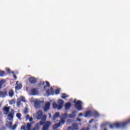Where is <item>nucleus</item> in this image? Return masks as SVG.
<instances>
[{"label":"nucleus","instance_id":"obj_46","mask_svg":"<svg viewBox=\"0 0 130 130\" xmlns=\"http://www.w3.org/2000/svg\"><path fill=\"white\" fill-rule=\"evenodd\" d=\"M48 115H49V118H51V114H50V113H49Z\"/></svg>","mask_w":130,"mask_h":130},{"label":"nucleus","instance_id":"obj_9","mask_svg":"<svg viewBox=\"0 0 130 130\" xmlns=\"http://www.w3.org/2000/svg\"><path fill=\"white\" fill-rule=\"evenodd\" d=\"M50 109V103H46L45 105V106L43 108L44 111H48Z\"/></svg>","mask_w":130,"mask_h":130},{"label":"nucleus","instance_id":"obj_19","mask_svg":"<svg viewBox=\"0 0 130 130\" xmlns=\"http://www.w3.org/2000/svg\"><path fill=\"white\" fill-rule=\"evenodd\" d=\"M92 115H94V117H98L99 116V113L97 111H94L93 112Z\"/></svg>","mask_w":130,"mask_h":130},{"label":"nucleus","instance_id":"obj_3","mask_svg":"<svg viewBox=\"0 0 130 130\" xmlns=\"http://www.w3.org/2000/svg\"><path fill=\"white\" fill-rule=\"evenodd\" d=\"M64 103V101L62 100H59L58 101V104H56L55 102H53L52 104L53 108L54 109H58V110H59L63 107V104Z\"/></svg>","mask_w":130,"mask_h":130},{"label":"nucleus","instance_id":"obj_31","mask_svg":"<svg viewBox=\"0 0 130 130\" xmlns=\"http://www.w3.org/2000/svg\"><path fill=\"white\" fill-rule=\"evenodd\" d=\"M21 101H22V102H26V99H25V98L23 96H21Z\"/></svg>","mask_w":130,"mask_h":130},{"label":"nucleus","instance_id":"obj_33","mask_svg":"<svg viewBox=\"0 0 130 130\" xmlns=\"http://www.w3.org/2000/svg\"><path fill=\"white\" fill-rule=\"evenodd\" d=\"M28 108L24 109V114H27V113H28Z\"/></svg>","mask_w":130,"mask_h":130},{"label":"nucleus","instance_id":"obj_40","mask_svg":"<svg viewBox=\"0 0 130 130\" xmlns=\"http://www.w3.org/2000/svg\"><path fill=\"white\" fill-rule=\"evenodd\" d=\"M6 71L9 73V74L11 73V69H6Z\"/></svg>","mask_w":130,"mask_h":130},{"label":"nucleus","instance_id":"obj_14","mask_svg":"<svg viewBox=\"0 0 130 130\" xmlns=\"http://www.w3.org/2000/svg\"><path fill=\"white\" fill-rule=\"evenodd\" d=\"M9 97H11V98H13V96L15 94V92H14V90L13 89H10L9 91L8 92Z\"/></svg>","mask_w":130,"mask_h":130},{"label":"nucleus","instance_id":"obj_47","mask_svg":"<svg viewBox=\"0 0 130 130\" xmlns=\"http://www.w3.org/2000/svg\"><path fill=\"white\" fill-rule=\"evenodd\" d=\"M104 130H107L106 128H105Z\"/></svg>","mask_w":130,"mask_h":130},{"label":"nucleus","instance_id":"obj_2","mask_svg":"<svg viewBox=\"0 0 130 130\" xmlns=\"http://www.w3.org/2000/svg\"><path fill=\"white\" fill-rule=\"evenodd\" d=\"M62 116L64 118H62L59 121L58 123H56L54 124L53 126V128L54 129H56L57 127H59V126H61V125H62L64 123L66 122V120H64L65 118H67L68 117V114L64 113L62 114Z\"/></svg>","mask_w":130,"mask_h":130},{"label":"nucleus","instance_id":"obj_39","mask_svg":"<svg viewBox=\"0 0 130 130\" xmlns=\"http://www.w3.org/2000/svg\"><path fill=\"white\" fill-rule=\"evenodd\" d=\"M3 95H5V93L3 91H0V97L3 96Z\"/></svg>","mask_w":130,"mask_h":130},{"label":"nucleus","instance_id":"obj_32","mask_svg":"<svg viewBox=\"0 0 130 130\" xmlns=\"http://www.w3.org/2000/svg\"><path fill=\"white\" fill-rule=\"evenodd\" d=\"M39 124V125H43V124H44V121L41 120Z\"/></svg>","mask_w":130,"mask_h":130},{"label":"nucleus","instance_id":"obj_29","mask_svg":"<svg viewBox=\"0 0 130 130\" xmlns=\"http://www.w3.org/2000/svg\"><path fill=\"white\" fill-rule=\"evenodd\" d=\"M29 121L30 122H31V124H33L34 123V121H33V118L32 117H29Z\"/></svg>","mask_w":130,"mask_h":130},{"label":"nucleus","instance_id":"obj_12","mask_svg":"<svg viewBox=\"0 0 130 130\" xmlns=\"http://www.w3.org/2000/svg\"><path fill=\"white\" fill-rule=\"evenodd\" d=\"M19 81H17L16 83V86L15 87L16 90H20V89H22V84L19 83L18 84Z\"/></svg>","mask_w":130,"mask_h":130},{"label":"nucleus","instance_id":"obj_17","mask_svg":"<svg viewBox=\"0 0 130 130\" xmlns=\"http://www.w3.org/2000/svg\"><path fill=\"white\" fill-rule=\"evenodd\" d=\"M59 116V113L58 112L55 113L53 116V120L56 119V118H57V117H58Z\"/></svg>","mask_w":130,"mask_h":130},{"label":"nucleus","instance_id":"obj_35","mask_svg":"<svg viewBox=\"0 0 130 130\" xmlns=\"http://www.w3.org/2000/svg\"><path fill=\"white\" fill-rule=\"evenodd\" d=\"M41 120H43V121H45V120H46V116L45 115L44 117H42Z\"/></svg>","mask_w":130,"mask_h":130},{"label":"nucleus","instance_id":"obj_44","mask_svg":"<svg viewBox=\"0 0 130 130\" xmlns=\"http://www.w3.org/2000/svg\"><path fill=\"white\" fill-rule=\"evenodd\" d=\"M78 116L79 117L83 116V113H80L78 115Z\"/></svg>","mask_w":130,"mask_h":130},{"label":"nucleus","instance_id":"obj_41","mask_svg":"<svg viewBox=\"0 0 130 130\" xmlns=\"http://www.w3.org/2000/svg\"><path fill=\"white\" fill-rule=\"evenodd\" d=\"M40 84L41 85H42L43 86H44V85H45V82H44V81L41 82Z\"/></svg>","mask_w":130,"mask_h":130},{"label":"nucleus","instance_id":"obj_13","mask_svg":"<svg viewBox=\"0 0 130 130\" xmlns=\"http://www.w3.org/2000/svg\"><path fill=\"white\" fill-rule=\"evenodd\" d=\"M92 113L91 111H87L85 113V117H89V116H92Z\"/></svg>","mask_w":130,"mask_h":130},{"label":"nucleus","instance_id":"obj_22","mask_svg":"<svg viewBox=\"0 0 130 130\" xmlns=\"http://www.w3.org/2000/svg\"><path fill=\"white\" fill-rule=\"evenodd\" d=\"M35 107H39L40 106V102L38 101L35 102Z\"/></svg>","mask_w":130,"mask_h":130},{"label":"nucleus","instance_id":"obj_7","mask_svg":"<svg viewBox=\"0 0 130 130\" xmlns=\"http://www.w3.org/2000/svg\"><path fill=\"white\" fill-rule=\"evenodd\" d=\"M32 123H27L26 124V127L25 126H21V128L23 130H27L26 128H27V130H32L31 129V127H32Z\"/></svg>","mask_w":130,"mask_h":130},{"label":"nucleus","instance_id":"obj_6","mask_svg":"<svg viewBox=\"0 0 130 130\" xmlns=\"http://www.w3.org/2000/svg\"><path fill=\"white\" fill-rule=\"evenodd\" d=\"M50 124H51V122L46 121L43 126L42 130H48V129L49 128V126H50Z\"/></svg>","mask_w":130,"mask_h":130},{"label":"nucleus","instance_id":"obj_38","mask_svg":"<svg viewBox=\"0 0 130 130\" xmlns=\"http://www.w3.org/2000/svg\"><path fill=\"white\" fill-rule=\"evenodd\" d=\"M16 127H17V124H14L13 126H12V129H15L16 128Z\"/></svg>","mask_w":130,"mask_h":130},{"label":"nucleus","instance_id":"obj_16","mask_svg":"<svg viewBox=\"0 0 130 130\" xmlns=\"http://www.w3.org/2000/svg\"><path fill=\"white\" fill-rule=\"evenodd\" d=\"M30 92L32 95H36L38 92V90L36 88H32L31 89Z\"/></svg>","mask_w":130,"mask_h":130},{"label":"nucleus","instance_id":"obj_4","mask_svg":"<svg viewBox=\"0 0 130 130\" xmlns=\"http://www.w3.org/2000/svg\"><path fill=\"white\" fill-rule=\"evenodd\" d=\"M73 103H75L74 107L75 108H77L78 111L83 110V102L81 101H77V102L75 100L73 102Z\"/></svg>","mask_w":130,"mask_h":130},{"label":"nucleus","instance_id":"obj_26","mask_svg":"<svg viewBox=\"0 0 130 130\" xmlns=\"http://www.w3.org/2000/svg\"><path fill=\"white\" fill-rule=\"evenodd\" d=\"M5 71H0V77H4L5 75Z\"/></svg>","mask_w":130,"mask_h":130},{"label":"nucleus","instance_id":"obj_42","mask_svg":"<svg viewBox=\"0 0 130 130\" xmlns=\"http://www.w3.org/2000/svg\"><path fill=\"white\" fill-rule=\"evenodd\" d=\"M77 121H79V122L82 121V119H80V118H77Z\"/></svg>","mask_w":130,"mask_h":130},{"label":"nucleus","instance_id":"obj_45","mask_svg":"<svg viewBox=\"0 0 130 130\" xmlns=\"http://www.w3.org/2000/svg\"><path fill=\"white\" fill-rule=\"evenodd\" d=\"M26 117V119H28L29 118H30V117L29 115H27Z\"/></svg>","mask_w":130,"mask_h":130},{"label":"nucleus","instance_id":"obj_11","mask_svg":"<svg viewBox=\"0 0 130 130\" xmlns=\"http://www.w3.org/2000/svg\"><path fill=\"white\" fill-rule=\"evenodd\" d=\"M78 112L77 111H73L72 113L69 115L68 117L69 118H74V117H76V115Z\"/></svg>","mask_w":130,"mask_h":130},{"label":"nucleus","instance_id":"obj_8","mask_svg":"<svg viewBox=\"0 0 130 130\" xmlns=\"http://www.w3.org/2000/svg\"><path fill=\"white\" fill-rule=\"evenodd\" d=\"M30 84H36L37 83V78L34 77H31L28 79Z\"/></svg>","mask_w":130,"mask_h":130},{"label":"nucleus","instance_id":"obj_1","mask_svg":"<svg viewBox=\"0 0 130 130\" xmlns=\"http://www.w3.org/2000/svg\"><path fill=\"white\" fill-rule=\"evenodd\" d=\"M10 108H11V107H4L3 111L5 115H8V117H9L10 119H13L15 112L14 110H12L11 113H9V112H10Z\"/></svg>","mask_w":130,"mask_h":130},{"label":"nucleus","instance_id":"obj_18","mask_svg":"<svg viewBox=\"0 0 130 130\" xmlns=\"http://www.w3.org/2000/svg\"><path fill=\"white\" fill-rule=\"evenodd\" d=\"M6 125L10 128H12L13 126V122H8L6 124Z\"/></svg>","mask_w":130,"mask_h":130},{"label":"nucleus","instance_id":"obj_15","mask_svg":"<svg viewBox=\"0 0 130 130\" xmlns=\"http://www.w3.org/2000/svg\"><path fill=\"white\" fill-rule=\"evenodd\" d=\"M72 105V104H71V103L68 102L66 104H65V109L66 110H69V109H70V108H71V106Z\"/></svg>","mask_w":130,"mask_h":130},{"label":"nucleus","instance_id":"obj_43","mask_svg":"<svg viewBox=\"0 0 130 130\" xmlns=\"http://www.w3.org/2000/svg\"><path fill=\"white\" fill-rule=\"evenodd\" d=\"M93 121H94V119H91L90 120L89 122V123H92V122H93Z\"/></svg>","mask_w":130,"mask_h":130},{"label":"nucleus","instance_id":"obj_23","mask_svg":"<svg viewBox=\"0 0 130 130\" xmlns=\"http://www.w3.org/2000/svg\"><path fill=\"white\" fill-rule=\"evenodd\" d=\"M21 116H22V115L21 114V113H18L16 114V117H17V118H18V119H19L20 120L22 119V118H21Z\"/></svg>","mask_w":130,"mask_h":130},{"label":"nucleus","instance_id":"obj_34","mask_svg":"<svg viewBox=\"0 0 130 130\" xmlns=\"http://www.w3.org/2000/svg\"><path fill=\"white\" fill-rule=\"evenodd\" d=\"M12 74H13V78H14L15 80H17V75H16V74H14V72H12Z\"/></svg>","mask_w":130,"mask_h":130},{"label":"nucleus","instance_id":"obj_27","mask_svg":"<svg viewBox=\"0 0 130 130\" xmlns=\"http://www.w3.org/2000/svg\"><path fill=\"white\" fill-rule=\"evenodd\" d=\"M46 94L48 96L51 95V92H50V90L49 89L46 90Z\"/></svg>","mask_w":130,"mask_h":130},{"label":"nucleus","instance_id":"obj_20","mask_svg":"<svg viewBox=\"0 0 130 130\" xmlns=\"http://www.w3.org/2000/svg\"><path fill=\"white\" fill-rule=\"evenodd\" d=\"M69 95H67L66 93H62V95L61 96V98L62 99H66V98H68Z\"/></svg>","mask_w":130,"mask_h":130},{"label":"nucleus","instance_id":"obj_28","mask_svg":"<svg viewBox=\"0 0 130 130\" xmlns=\"http://www.w3.org/2000/svg\"><path fill=\"white\" fill-rule=\"evenodd\" d=\"M60 92V90H59V89H57L55 90V93L56 95H58Z\"/></svg>","mask_w":130,"mask_h":130},{"label":"nucleus","instance_id":"obj_25","mask_svg":"<svg viewBox=\"0 0 130 130\" xmlns=\"http://www.w3.org/2000/svg\"><path fill=\"white\" fill-rule=\"evenodd\" d=\"M32 130H39V123H37L36 127H34Z\"/></svg>","mask_w":130,"mask_h":130},{"label":"nucleus","instance_id":"obj_30","mask_svg":"<svg viewBox=\"0 0 130 130\" xmlns=\"http://www.w3.org/2000/svg\"><path fill=\"white\" fill-rule=\"evenodd\" d=\"M4 80H2L0 81V88H2V86H3V84H4Z\"/></svg>","mask_w":130,"mask_h":130},{"label":"nucleus","instance_id":"obj_24","mask_svg":"<svg viewBox=\"0 0 130 130\" xmlns=\"http://www.w3.org/2000/svg\"><path fill=\"white\" fill-rule=\"evenodd\" d=\"M46 83L47 85H44V89L45 90L46 89V88H47V87H50V84H49V82L46 81Z\"/></svg>","mask_w":130,"mask_h":130},{"label":"nucleus","instance_id":"obj_5","mask_svg":"<svg viewBox=\"0 0 130 130\" xmlns=\"http://www.w3.org/2000/svg\"><path fill=\"white\" fill-rule=\"evenodd\" d=\"M79 129V125L77 123H73L72 126L68 127V130H78Z\"/></svg>","mask_w":130,"mask_h":130},{"label":"nucleus","instance_id":"obj_21","mask_svg":"<svg viewBox=\"0 0 130 130\" xmlns=\"http://www.w3.org/2000/svg\"><path fill=\"white\" fill-rule=\"evenodd\" d=\"M15 103H16V100L15 99H12L9 101V104H10V105H13V104H15Z\"/></svg>","mask_w":130,"mask_h":130},{"label":"nucleus","instance_id":"obj_10","mask_svg":"<svg viewBox=\"0 0 130 130\" xmlns=\"http://www.w3.org/2000/svg\"><path fill=\"white\" fill-rule=\"evenodd\" d=\"M42 116H43V112L42 110L38 111L37 114V119H41L42 118Z\"/></svg>","mask_w":130,"mask_h":130},{"label":"nucleus","instance_id":"obj_36","mask_svg":"<svg viewBox=\"0 0 130 130\" xmlns=\"http://www.w3.org/2000/svg\"><path fill=\"white\" fill-rule=\"evenodd\" d=\"M50 92H51V94H53V93H54V92L53 91V88H50Z\"/></svg>","mask_w":130,"mask_h":130},{"label":"nucleus","instance_id":"obj_37","mask_svg":"<svg viewBox=\"0 0 130 130\" xmlns=\"http://www.w3.org/2000/svg\"><path fill=\"white\" fill-rule=\"evenodd\" d=\"M17 105L19 106L21 105V100H18L17 102Z\"/></svg>","mask_w":130,"mask_h":130}]
</instances>
